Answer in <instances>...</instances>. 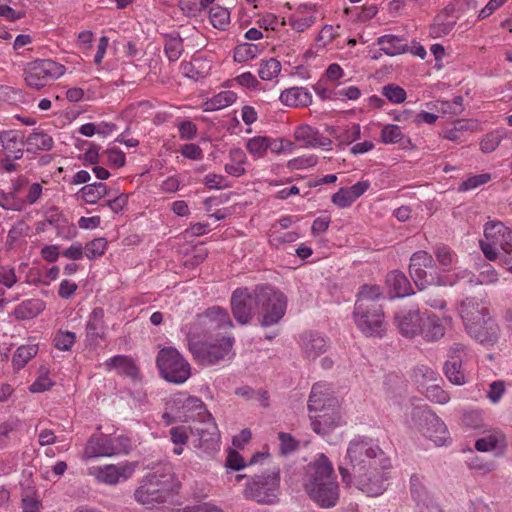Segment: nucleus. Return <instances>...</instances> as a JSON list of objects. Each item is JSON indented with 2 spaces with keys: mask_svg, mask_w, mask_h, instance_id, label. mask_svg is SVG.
Returning a JSON list of instances; mask_svg holds the SVG:
<instances>
[{
  "mask_svg": "<svg viewBox=\"0 0 512 512\" xmlns=\"http://www.w3.org/2000/svg\"><path fill=\"white\" fill-rule=\"evenodd\" d=\"M390 466V459L372 438L356 436L348 444L339 472L347 486L375 497L386 490L384 471Z\"/></svg>",
  "mask_w": 512,
  "mask_h": 512,
  "instance_id": "obj_1",
  "label": "nucleus"
},
{
  "mask_svg": "<svg viewBox=\"0 0 512 512\" xmlns=\"http://www.w3.org/2000/svg\"><path fill=\"white\" fill-rule=\"evenodd\" d=\"M302 485L308 496L321 508L334 507L339 500V485L333 465L323 453L305 467Z\"/></svg>",
  "mask_w": 512,
  "mask_h": 512,
  "instance_id": "obj_2",
  "label": "nucleus"
},
{
  "mask_svg": "<svg viewBox=\"0 0 512 512\" xmlns=\"http://www.w3.org/2000/svg\"><path fill=\"white\" fill-rule=\"evenodd\" d=\"M383 293L378 285L364 284L359 288L354 305L356 327L367 337H382L386 330L384 311L378 300Z\"/></svg>",
  "mask_w": 512,
  "mask_h": 512,
  "instance_id": "obj_3",
  "label": "nucleus"
},
{
  "mask_svg": "<svg viewBox=\"0 0 512 512\" xmlns=\"http://www.w3.org/2000/svg\"><path fill=\"white\" fill-rule=\"evenodd\" d=\"M196 332L189 329L186 333L188 349L194 360L203 366L225 365L235 356L233 349L235 338L222 336L207 341H199Z\"/></svg>",
  "mask_w": 512,
  "mask_h": 512,
  "instance_id": "obj_4",
  "label": "nucleus"
},
{
  "mask_svg": "<svg viewBox=\"0 0 512 512\" xmlns=\"http://www.w3.org/2000/svg\"><path fill=\"white\" fill-rule=\"evenodd\" d=\"M177 488L178 484L171 473H151L142 480L134 496L138 503L151 508L155 503L165 502Z\"/></svg>",
  "mask_w": 512,
  "mask_h": 512,
  "instance_id": "obj_5",
  "label": "nucleus"
},
{
  "mask_svg": "<svg viewBox=\"0 0 512 512\" xmlns=\"http://www.w3.org/2000/svg\"><path fill=\"white\" fill-rule=\"evenodd\" d=\"M258 313L262 315L260 325L270 327L278 324L287 309L286 295L271 285H257Z\"/></svg>",
  "mask_w": 512,
  "mask_h": 512,
  "instance_id": "obj_6",
  "label": "nucleus"
},
{
  "mask_svg": "<svg viewBox=\"0 0 512 512\" xmlns=\"http://www.w3.org/2000/svg\"><path fill=\"white\" fill-rule=\"evenodd\" d=\"M156 366L161 377L173 384H183L191 376L190 364L174 347H164L158 352Z\"/></svg>",
  "mask_w": 512,
  "mask_h": 512,
  "instance_id": "obj_7",
  "label": "nucleus"
},
{
  "mask_svg": "<svg viewBox=\"0 0 512 512\" xmlns=\"http://www.w3.org/2000/svg\"><path fill=\"white\" fill-rule=\"evenodd\" d=\"M130 448V440L125 436L110 437L103 433H96L88 438L83 450L82 459L89 460L128 454Z\"/></svg>",
  "mask_w": 512,
  "mask_h": 512,
  "instance_id": "obj_8",
  "label": "nucleus"
},
{
  "mask_svg": "<svg viewBox=\"0 0 512 512\" xmlns=\"http://www.w3.org/2000/svg\"><path fill=\"white\" fill-rule=\"evenodd\" d=\"M64 65L52 59H37L28 62L23 69V76L28 87L40 90L64 75Z\"/></svg>",
  "mask_w": 512,
  "mask_h": 512,
  "instance_id": "obj_9",
  "label": "nucleus"
},
{
  "mask_svg": "<svg viewBox=\"0 0 512 512\" xmlns=\"http://www.w3.org/2000/svg\"><path fill=\"white\" fill-rule=\"evenodd\" d=\"M485 240L480 241V248L489 261L498 258V249L504 252V256L512 253V230L502 222L492 221L484 227Z\"/></svg>",
  "mask_w": 512,
  "mask_h": 512,
  "instance_id": "obj_10",
  "label": "nucleus"
},
{
  "mask_svg": "<svg viewBox=\"0 0 512 512\" xmlns=\"http://www.w3.org/2000/svg\"><path fill=\"white\" fill-rule=\"evenodd\" d=\"M410 424L424 437L433 441L436 446H443L449 440V432L445 423L427 408H413Z\"/></svg>",
  "mask_w": 512,
  "mask_h": 512,
  "instance_id": "obj_11",
  "label": "nucleus"
},
{
  "mask_svg": "<svg viewBox=\"0 0 512 512\" xmlns=\"http://www.w3.org/2000/svg\"><path fill=\"white\" fill-rule=\"evenodd\" d=\"M280 473L278 470L252 477L244 489V497L261 504H274L278 499Z\"/></svg>",
  "mask_w": 512,
  "mask_h": 512,
  "instance_id": "obj_12",
  "label": "nucleus"
},
{
  "mask_svg": "<svg viewBox=\"0 0 512 512\" xmlns=\"http://www.w3.org/2000/svg\"><path fill=\"white\" fill-rule=\"evenodd\" d=\"M231 310L235 320L241 324H248L253 315L258 312L257 286L253 289L239 287L231 295Z\"/></svg>",
  "mask_w": 512,
  "mask_h": 512,
  "instance_id": "obj_13",
  "label": "nucleus"
},
{
  "mask_svg": "<svg viewBox=\"0 0 512 512\" xmlns=\"http://www.w3.org/2000/svg\"><path fill=\"white\" fill-rule=\"evenodd\" d=\"M231 327H233V322L228 311L219 306L208 308L204 313L197 316L193 324L186 326L187 331L192 329L199 337L218 329Z\"/></svg>",
  "mask_w": 512,
  "mask_h": 512,
  "instance_id": "obj_14",
  "label": "nucleus"
},
{
  "mask_svg": "<svg viewBox=\"0 0 512 512\" xmlns=\"http://www.w3.org/2000/svg\"><path fill=\"white\" fill-rule=\"evenodd\" d=\"M169 407L179 418H185L186 420L199 421L209 418L211 414L200 398L186 393L174 395L169 402Z\"/></svg>",
  "mask_w": 512,
  "mask_h": 512,
  "instance_id": "obj_15",
  "label": "nucleus"
},
{
  "mask_svg": "<svg viewBox=\"0 0 512 512\" xmlns=\"http://www.w3.org/2000/svg\"><path fill=\"white\" fill-rule=\"evenodd\" d=\"M198 422L197 426L190 428L191 433L197 437L194 445L203 453L211 455L219 450L220 435L217 424L211 414L209 418Z\"/></svg>",
  "mask_w": 512,
  "mask_h": 512,
  "instance_id": "obj_16",
  "label": "nucleus"
},
{
  "mask_svg": "<svg viewBox=\"0 0 512 512\" xmlns=\"http://www.w3.org/2000/svg\"><path fill=\"white\" fill-rule=\"evenodd\" d=\"M135 465L132 463L106 464L93 466L88 469V474L95 477L99 483L116 485L126 481L132 476Z\"/></svg>",
  "mask_w": 512,
  "mask_h": 512,
  "instance_id": "obj_17",
  "label": "nucleus"
},
{
  "mask_svg": "<svg viewBox=\"0 0 512 512\" xmlns=\"http://www.w3.org/2000/svg\"><path fill=\"white\" fill-rule=\"evenodd\" d=\"M434 265L433 257L426 251L420 250L411 256L410 275L420 290L425 289L434 282V277L425 270L427 268H434Z\"/></svg>",
  "mask_w": 512,
  "mask_h": 512,
  "instance_id": "obj_18",
  "label": "nucleus"
},
{
  "mask_svg": "<svg viewBox=\"0 0 512 512\" xmlns=\"http://www.w3.org/2000/svg\"><path fill=\"white\" fill-rule=\"evenodd\" d=\"M459 315L464 323L465 330L478 324L479 321L491 317L488 303L477 297H466L458 306Z\"/></svg>",
  "mask_w": 512,
  "mask_h": 512,
  "instance_id": "obj_19",
  "label": "nucleus"
},
{
  "mask_svg": "<svg viewBox=\"0 0 512 512\" xmlns=\"http://www.w3.org/2000/svg\"><path fill=\"white\" fill-rule=\"evenodd\" d=\"M103 308L95 307L89 313L85 325L86 346L96 347L107 339L108 325L105 322Z\"/></svg>",
  "mask_w": 512,
  "mask_h": 512,
  "instance_id": "obj_20",
  "label": "nucleus"
},
{
  "mask_svg": "<svg viewBox=\"0 0 512 512\" xmlns=\"http://www.w3.org/2000/svg\"><path fill=\"white\" fill-rule=\"evenodd\" d=\"M344 423L341 405H338L335 409H324L323 411L315 412V415L311 416L312 430L321 436L328 435Z\"/></svg>",
  "mask_w": 512,
  "mask_h": 512,
  "instance_id": "obj_21",
  "label": "nucleus"
},
{
  "mask_svg": "<svg viewBox=\"0 0 512 512\" xmlns=\"http://www.w3.org/2000/svg\"><path fill=\"white\" fill-rule=\"evenodd\" d=\"M338 405H340V402L334 396L329 384L319 382L312 386L308 399V410L310 412L315 413L324 409H335Z\"/></svg>",
  "mask_w": 512,
  "mask_h": 512,
  "instance_id": "obj_22",
  "label": "nucleus"
},
{
  "mask_svg": "<svg viewBox=\"0 0 512 512\" xmlns=\"http://www.w3.org/2000/svg\"><path fill=\"white\" fill-rule=\"evenodd\" d=\"M422 318L419 309L411 307L397 311L394 321L402 336L413 338L421 331Z\"/></svg>",
  "mask_w": 512,
  "mask_h": 512,
  "instance_id": "obj_23",
  "label": "nucleus"
},
{
  "mask_svg": "<svg viewBox=\"0 0 512 512\" xmlns=\"http://www.w3.org/2000/svg\"><path fill=\"white\" fill-rule=\"evenodd\" d=\"M466 332L477 342L482 345H494L500 335V328L497 322L491 317L479 321V323L471 326Z\"/></svg>",
  "mask_w": 512,
  "mask_h": 512,
  "instance_id": "obj_24",
  "label": "nucleus"
},
{
  "mask_svg": "<svg viewBox=\"0 0 512 512\" xmlns=\"http://www.w3.org/2000/svg\"><path fill=\"white\" fill-rule=\"evenodd\" d=\"M410 493L417 512H433L434 508H439L430 496L424 484V478L418 474H413L410 478Z\"/></svg>",
  "mask_w": 512,
  "mask_h": 512,
  "instance_id": "obj_25",
  "label": "nucleus"
},
{
  "mask_svg": "<svg viewBox=\"0 0 512 512\" xmlns=\"http://www.w3.org/2000/svg\"><path fill=\"white\" fill-rule=\"evenodd\" d=\"M0 145L5 157L14 160L21 159L24 154L25 135L21 130H6L0 132Z\"/></svg>",
  "mask_w": 512,
  "mask_h": 512,
  "instance_id": "obj_26",
  "label": "nucleus"
},
{
  "mask_svg": "<svg viewBox=\"0 0 512 512\" xmlns=\"http://www.w3.org/2000/svg\"><path fill=\"white\" fill-rule=\"evenodd\" d=\"M294 138L304 148L323 147L331 150V139L323 136L318 129L307 124H302L295 129Z\"/></svg>",
  "mask_w": 512,
  "mask_h": 512,
  "instance_id": "obj_27",
  "label": "nucleus"
},
{
  "mask_svg": "<svg viewBox=\"0 0 512 512\" xmlns=\"http://www.w3.org/2000/svg\"><path fill=\"white\" fill-rule=\"evenodd\" d=\"M302 354L308 360H315L328 348L327 339L317 332H305L300 336Z\"/></svg>",
  "mask_w": 512,
  "mask_h": 512,
  "instance_id": "obj_28",
  "label": "nucleus"
},
{
  "mask_svg": "<svg viewBox=\"0 0 512 512\" xmlns=\"http://www.w3.org/2000/svg\"><path fill=\"white\" fill-rule=\"evenodd\" d=\"M44 223H48L56 229L57 235L69 240L75 237V226L61 213L57 207H51L44 212Z\"/></svg>",
  "mask_w": 512,
  "mask_h": 512,
  "instance_id": "obj_29",
  "label": "nucleus"
},
{
  "mask_svg": "<svg viewBox=\"0 0 512 512\" xmlns=\"http://www.w3.org/2000/svg\"><path fill=\"white\" fill-rule=\"evenodd\" d=\"M317 4H299L296 12L289 18L290 26L297 32H304L316 22Z\"/></svg>",
  "mask_w": 512,
  "mask_h": 512,
  "instance_id": "obj_30",
  "label": "nucleus"
},
{
  "mask_svg": "<svg viewBox=\"0 0 512 512\" xmlns=\"http://www.w3.org/2000/svg\"><path fill=\"white\" fill-rule=\"evenodd\" d=\"M107 371L116 370L119 375H124L137 380L140 378V371L134 359L127 355H115L104 362Z\"/></svg>",
  "mask_w": 512,
  "mask_h": 512,
  "instance_id": "obj_31",
  "label": "nucleus"
},
{
  "mask_svg": "<svg viewBox=\"0 0 512 512\" xmlns=\"http://www.w3.org/2000/svg\"><path fill=\"white\" fill-rule=\"evenodd\" d=\"M279 100L288 107H307L312 103V94L305 87H291L281 92Z\"/></svg>",
  "mask_w": 512,
  "mask_h": 512,
  "instance_id": "obj_32",
  "label": "nucleus"
},
{
  "mask_svg": "<svg viewBox=\"0 0 512 512\" xmlns=\"http://www.w3.org/2000/svg\"><path fill=\"white\" fill-rule=\"evenodd\" d=\"M45 307L46 304L41 299H26L14 308L13 316L17 320H30L41 314Z\"/></svg>",
  "mask_w": 512,
  "mask_h": 512,
  "instance_id": "obj_33",
  "label": "nucleus"
},
{
  "mask_svg": "<svg viewBox=\"0 0 512 512\" xmlns=\"http://www.w3.org/2000/svg\"><path fill=\"white\" fill-rule=\"evenodd\" d=\"M419 334L426 341H437L444 336L445 327L439 317L436 315H428L426 318H422L421 331Z\"/></svg>",
  "mask_w": 512,
  "mask_h": 512,
  "instance_id": "obj_34",
  "label": "nucleus"
},
{
  "mask_svg": "<svg viewBox=\"0 0 512 512\" xmlns=\"http://www.w3.org/2000/svg\"><path fill=\"white\" fill-rule=\"evenodd\" d=\"M52 137L43 131H34L25 138L26 151L28 153H38L40 151H49L53 147Z\"/></svg>",
  "mask_w": 512,
  "mask_h": 512,
  "instance_id": "obj_35",
  "label": "nucleus"
},
{
  "mask_svg": "<svg viewBox=\"0 0 512 512\" xmlns=\"http://www.w3.org/2000/svg\"><path fill=\"white\" fill-rule=\"evenodd\" d=\"M247 157L241 148H232L229 151V162L225 164V172L233 177H241L246 173Z\"/></svg>",
  "mask_w": 512,
  "mask_h": 512,
  "instance_id": "obj_36",
  "label": "nucleus"
},
{
  "mask_svg": "<svg viewBox=\"0 0 512 512\" xmlns=\"http://www.w3.org/2000/svg\"><path fill=\"white\" fill-rule=\"evenodd\" d=\"M386 283L394 291L396 297L402 298L412 293L411 284L402 272H390L386 277Z\"/></svg>",
  "mask_w": 512,
  "mask_h": 512,
  "instance_id": "obj_37",
  "label": "nucleus"
},
{
  "mask_svg": "<svg viewBox=\"0 0 512 512\" xmlns=\"http://www.w3.org/2000/svg\"><path fill=\"white\" fill-rule=\"evenodd\" d=\"M237 99V94L231 90L221 91L208 99L203 104L204 111L211 112L224 109L232 105Z\"/></svg>",
  "mask_w": 512,
  "mask_h": 512,
  "instance_id": "obj_38",
  "label": "nucleus"
},
{
  "mask_svg": "<svg viewBox=\"0 0 512 512\" xmlns=\"http://www.w3.org/2000/svg\"><path fill=\"white\" fill-rule=\"evenodd\" d=\"M377 42L380 50L390 56L404 53L407 49L405 40L395 35H383L378 38Z\"/></svg>",
  "mask_w": 512,
  "mask_h": 512,
  "instance_id": "obj_39",
  "label": "nucleus"
},
{
  "mask_svg": "<svg viewBox=\"0 0 512 512\" xmlns=\"http://www.w3.org/2000/svg\"><path fill=\"white\" fill-rule=\"evenodd\" d=\"M475 269L477 272L475 286L492 285L498 282L499 274L489 262L481 260L476 263Z\"/></svg>",
  "mask_w": 512,
  "mask_h": 512,
  "instance_id": "obj_40",
  "label": "nucleus"
},
{
  "mask_svg": "<svg viewBox=\"0 0 512 512\" xmlns=\"http://www.w3.org/2000/svg\"><path fill=\"white\" fill-rule=\"evenodd\" d=\"M443 372L454 385L462 386L467 382L461 359L447 360L444 363Z\"/></svg>",
  "mask_w": 512,
  "mask_h": 512,
  "instance_id": "obj_41",
  "label": "nucleus"
},
{
  "mask_svg": "<svg viewBox=\"0 0 512 512\" xmlns=\"http://www.w3.org/2000/svg\"><path fill=\"white\" fill-rule=\"evenodd\" d=\"M456 20L447 14H440L435 18L434 23L430 27V35L440 38L448 35L454 28Z\"/></svg>",
  "mask_w": 512,
  "mask_h": 512,
  "instance_id": "obj_42",
  "label": "nucleus"
},
{
  "mask_svg": "<svg viewBox=\"0 0 512 512\" xmlns=\"http://www.w3.org/2000/svg\"><path fill=\"white\" fill-rule=\"evenodd\" d=\"M38 352L37 344H27L18 347L13 355L12 363L16 369L23 368Z\"/></svg>",
  "mask_w": 512,
  "mask_h": 512,
  "instance_id": "obj_43",
  "label": "nucleus"
},
{
  "mask_svg": "<svg viewBox=\"0 0 512 512\" xmlns=\"http://www.w3.org/2000/svg\"><path fill=\"white\" fill-rule=\"evenodd\" d=\"M184 51L183 40L179 35H169L166 37L164 52L169 61H177Z\"/></svg>",
  "mask_w": 512,
  "mask_h": 512,
  "instance_id": "obj_44",
  "label": "nucleus"
},
{
  "mask_svg": "<svg viewBox=\"0 0 512 512\" xmlns=\"http://www.w3.org/2000/svg\"><path fill=\"white\" fill-rule=\"evenodd\" d=\"M209 19L213 27L225 30L230 24V12L225 7L215 5L209 9Z\"/></svg>",
  "mask_w": 512,
  "mask_h": 512,
  "instance_id": "obj_45",
  "label": "nucleus"
},
{
  "mask_svg": "<svg viewBox=\"0 0 512 512\" xmlns=\"http://www.w3.org/2000/svg\"><path fill=\"white\" fill-rule=\"evenodd\" d=\"M433 252L438 263L444 268H450L457 262L456 253L445 244H437Z\"/></svg>",
  "mask_w": 512,
  "mask_h": 512,
  "instance_id": "obj_46",
  "label": "nucleus"
},
{
  "mask_svg": "<svg viewBox=\"0 0 512 512\" xmlns=\"http://www.w3.org/2000/svg\"><path fill=\"white\" fill-rule=\"evenodd\" d=\"M268 137L267 136H254L246 143V149L249 154L254 158H263L268 151Z\"/></svg>",
  "mask_w": 512,
  "mask_h": 512,
  "instance_id": "obj_47",
  "label": "nucleus"
},
{
  "mask_svg": "<svg viewBox=\"0 0 512 512\" xmlns=\"http://www.w3.org/2000/svg\"><path fill=\"white\" fill-rule=\"evenodd\" d=\"M281 71V64L274 58L262 61L258 70L259 77L264 81H270Z\"/></svg>",
  "mask_w": 512,
  "mask_h": 512,
  "instance_id": "obj_48",
  "label": "nucleus"
},
{
  "mask_svg": "<svg viewBox=\"0 0 512 512\" xmlns=\"http://www.w3.org/2000/svg\"><path fill=\"white\" fill-rule=\"evenodd\" d=\"M107 240L103 237L95 238L84 246L85 256L88 259H96L104 255L107 249Z\"/></svg>",
  "mask_w": 512,
  "mask_h": 512,
  "instance_id": "obj_49",
  "label": "nucleus"
},
{
  "mask_svg": "<svg viewBox=\"0 0 512 512\" xmlns=\"http://www.w3.org/2000/svg\"><path fill=\"white\" fill-rule=\"evenodd\" d=\"M382 95L393 104H400L406 100V91L394 83L382 87Z\"/></svg>",
  "mask_w": 512,
  "mask_h": 512,
  "instance_id": "obj_50",
  "label": "nucleus"
},
{
  "mask_svg": "<svg viewBox=\"0 0 512 512\" xmlns=\"http://www.w3.org/2000/svg\"><path fill=\"white\" fill-rule=\"evenodd\" d=\"M504 137V132L500 130H496L486 134L481 142L480 149L484 153H491L499 146L500 142Z\"/></svg>",
  "mask_w": 512,
  "mask_h": 512,
  "instance_id": "obj_51",
  "label": "nucleus"
},
{
  "mask_svg": "<svg viewBox=\"0 0 512 512\" xmlns=\"http://www.w3.org/2000/svg\"><path fill=\"white\" fill-rule=\"evenodd\" d=\"M403 136L401 128L395 124L385 125L380 133L381 141L384 144L398 143L403 139Z\"/></svg>",
  "mask_w": 512,
  "mask_h": 512,
  "instance_id": "obj_52",
  "label": "nucleus"
},
{
  "mask_svg": "<svg viewBox=\"0 0 512 512\" xmlns=\"http://www.w3.org/2000/svg\"><path fill=\"white\" fill-rule=\"evenodd\" d=\"M425 396L431 402L444 405L450 401L448 392L437 384L428 385L425 389Z\"/></svg>",
  "mask_w": 512,
  "mask_h": 512,
  "instance_id": "obj_53",
  "label": "nucleus"
},
{
  "mask_svg": "<svg viewBox=\"0 0 512 512\" xmlns=\"http://www.w3.org/2000/svg\"><path fill=\"white\" fill-rule=\"evenodd\" d=\"M491 180V174L482 173L479 175L470 176L464 180L458 187L459 192H467L477 187L488 183Z\"/></svg>",
  "mask_w": 512,
  "mask_h": 512,
  "instance_id": "obj_54",
  "label": "nucleus"
},
{
  "mask_svg": "<svg viewBox=\"0 0 512 512\" xmlns=\"http://www.w3.org/2000/svg\"><path fill=\"white\" fill-rule=\"evenodd\" d=\"M413 376L416 382L423 385L428 382H435L439 378V374L426 365H419L414 368Z\"/></svg>",
  "mask_w": 512,
  "mask_h": 512,
  "instance_id": "obj_55",
  "label": "nucleus"
},
{
  "mask_svg": "<svg viewBox=\"0 0 512 512\" xmlns=\"http://www.w3.org/2000/svg\"><path fill=\"white\" fill-rule=\"evenodd\" d=\"M258 52L259 49L257 45L244 43L236 47L234 58L238 62H244L255 58Z\"/></svg>",
  "mask_w": 512,
  "mask_h": 512,
  "instance_id": "obj_56",
  "label": "nucleus"
},
{
  "mask_svg": "<svg viewBox=\"0 0 512 512\" xmlns=\"http://www.w3.org/2000/svg\"><path fill=\"white\" fill-rule=\"evenodd\" d=\"M76 335L71 331H58L54 338L55 347L61 351H69L74 345Z\"/></svg>",
  "mask_w": 512,
  "mask_h": 512,
  "instance_id": "obj_57",
  "label": "nucleus"
},
{
  "mask_svg": "<svg viewBox=\"0 0 512 512\" xmlns=\"http://www.w3.org/2000/svg\"><path fill=\"white\" fill-rule=\"evenodd\" d=\"M461 281L466 282L470 286H475L476 274L468 269H462L449 275L446 283L453 286Z\"/></svg>",
  "mask_w": 512,
  "mask_h": 512,
  "instance_id": "obj_58",
  "label": "nucleus"
},
{
  "mask_svg": "<svg viewBox=\"0 0 512 512\" xmlns=\"http://www.w3.org/2000/svg\"><path fill=\"white\" fill-rule=\"evenodd\" d=\"M331 201L334 205L340 208H347L355 202V199L353 198L348 188L343 187L332 195Z\"/></svg>",
  "mask_w": 512,
  "mask_h": 512,
  "instance_id": "obj_59",
  "label": "nucleus"
},
{
  "mask_svg": "<svg viewBox=\"0 0 512 512\" xmlns=\"http://www.w3.org/2000/svg\"><path fill=\"white\" fill-rule=\"evenodd\" d=\"M278 438L280 441L279 449L282 455L294 452L299 446L298 441L288 433L280 432Z\"/></svg>",
  "mask_w": 512,
  "mask_h": 512,
  "instance_id": "obj_60",
  "label": "nucleus"
},
{
  "mask_svg": "<svg viewBox=\"0 0 512 512\" xmlns=\"http://www.w3.org/2000/svg\"><path fill=\"white\" fill-rule=\"evenodd\" d=\"M203 184L209 189H223L229 187L226 177L220 174L209 173L203 179Z\"/></svg>",
  "mask_w": 512,
  "mask_h": 512,
  "instance_id": "obj_61",
  "label": "nucleus"
},
{
  "mask_svg": "<svg viewBox=\"0 0 512 512\" xmlns=\"http://www.w3.org/2000/svg\"><path fill=\"white\" fill-rule=\"evenodd\" d=\"M299 235L296 232L289 231V232H273L270 235V243L275 246L279 247L280 245L284 243H291L298 239Z\"/></svg>",
  "mask_w": 512,
  "mask_h": 512,
  "instance_id": "obj_62",
  "label": "nucleus"
},
{
  "mask_svg": "<svg viewBox=\"0 0 512 512\" xmlns=\"http://www.w3.org/2000/svg\"><path fill=\"white\" fill-rule=\"evenodd\" d=\"M317 161V156L312 154L308 156H300L291 159L288 162V167H290L291 169H306L315 166L317 164Z\"/></svg>",
  "mask_w": 512,
  "mask_h": 512,
  "instance_id": "obj_63",
  "label": "nucleus"
},
{
  "mask_svg": "<svg viewBox=\"0 0 512 512\" xmlns=\"http://www.w3.org/2000/svg\"><path fill=\"white\" fill-rule=\"evenodd\" d=\"M177 127L182 140H192L197 135V126L190 120L181 121Z\"/></svg>",
  "mask_w": 512,
  "mask_h": 512,
  "instance_id": "obj_64",
  "label": "nucleus"
}]
</instances>
